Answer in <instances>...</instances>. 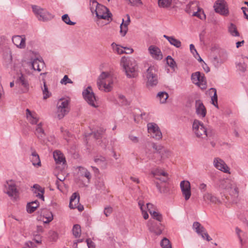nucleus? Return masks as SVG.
Segmentation results:
<instances>
[{"label": "nucleus", "instance_id": "obj_1", "mask_svg": "<svg viewBox=\"0 0 248 248\" xmlns=\"http://www.w3.org/2000/svg\"><path fill=\"white\" fill-rule=\"evenodd\" d=\"M121 65L123 66L127 78H134L138 76V66L134 59L123 57L121 60Z\"/></svg>", "mask_w": 248, "mask_h": 248}, {"label": "nucleus", "instance_id": "obj_2", "mask_svg": "<svg viewBox=\"0 0 248 248\" xmlns=\"http://www.w3.org/2000/svg\"><path fill=\"white\" fill-rule=\"evenodd\" d=\"M90 5L92 12L93 13L95 12L98 19L111 21L112 14L106 6L98 3L96 0H93Z\"/></svg>", "mask_w": 248, "mask_h": 248}, {"label": "nucleus", "instance_id": "obj_3", "mask_svg": "<svg viewBox=\"0 0 248 248\" xmlns=\"http://www.w3.org/2000/svg\"><path fill=\"white\" fill-rule=\"evenodd\" d=\"M211 62L218 68L227 59V53L222 49H213L209 57Z\"/></svg>", "mask_w": 248, "mask_h": 248}, {"label": "nucleus", "instance_id": "obj_4", "mask_svg": "<svg viewBox=\"0 0 248 248\" xmlns=\"http://www.w3.org/2000/svg\"><path fill=\"white\" fill-rule=\"evenodd\" d=\"M113 83L112 77L106 72H102L98 78L97 86L100 90L108 92L112 89Z\"/></svg>", "mask_w": 248, "mask_h": 248}, {"label": "nucleus", "instance_id": "obj_5", "mask_svg": "<svg viewBox=\"0 0 248 248\" xmlns=\"http://www.w3.org/2000/svg\"><path fill=\"white\" fill-rule=\"evenodd\" d=\"M193 130L198 138L205 139L212 135L211 131L204 127L202 123L199 120H194L193 123Z\"/></svg>", "mask_w": 248, "mask_h": 248}, {"label": "nucleus", "instance_id": "obj_6", "mask_svg": "<svg viewBox=\"0 0 248 248\" xmlns=\"http://www.w3.org/2000/svg\"><path fill=\"white\" fill-rule=\"evenodd\" d=\"M69 102L66 99H61L57 103L56 116L58 119H62L69 111Z\"/></svg>", "mask_w": 248, "mask_h": 248}, {"label": "nucleus", "instance_id": "obj_7", "mask_svg": "<svg viewBox=\"0 0 248 248\" xmlns=\"http://www.w3.org/2000/svg\"><path fill=\"white\" fill-rule=\"evenodd\" d=\"M32 11L39 20L46 21L53 18V15L46 9L37 5L32 6Z\"/></svg>", "mask_w": 248, "mask_h": 248}, {"label": "nucleus", "instance_id": "obj_8", "mask_svg": "<svg viewBox=\"0 0 248 248\" xmlns=\"http://www.w3.org/2000/svg\"><path fill=\"white\" fill-rule=\"evenodd\" d=\"M84 99L91 106L96 108L98 107V103L94 93L91 86H88L82 92Z\"/></svg>", "mask_w": 248, "mask_h": 248}, {"label": "nucleus", "instance_id": "obj_9", "mask_svg": "<svg viewBox=\"0 0 248 248\" xmlns=\"http://www.w3.org/2000/svg\"><path fill=\"white\" fill-rule=\"evenodd\" d=\"M146 78L147 80V85L153 86L158 83L156 70L154 66H150L146 72Z\"/></svg>", "mask_w": 248, "mask_h": 248}, {"label": "nucleus", "instance_id": "obj_10", "mask_svg": "<svg viewBox=\"0 0 248 248\" xmlns=\"http://www.w3.org/2000/svg\"><path fill=\"white\" fill-rule=\"evenodd\" d=\"M147 128L148 133L153 138L157 140H159L162 139V133L156 124L154 123L148 124Z\"/></svg>", "mask_w": 248, "mask_h": 248}, {"label": "nucleus", "instance_id": "obj_11", "mask_svg": "<svg viewBox=\"0 0 248 248\" xmlns=\"http://www.w3.org/2000/svg\"><path fill=\"white\" fill-rule=\"evenodd\" d=\"M226 7V2L224 0H217L214 5L215 12L224 16L229 14V10Z\"/></svg>", "mask_w": 248, "mask_h": 248}, {"label": "nucleus", "instance_id": "obj_12", "mask_svg": "<svg viewBox=\"0 0 248 248\" xmlns=\"http://www.w3.org/2000/svg\"><path fill=\"white\" fill-rule=\"evenodd\" d=\"M193 228L195 230L196 232L200 235L204 239L210 241L212 238L209 236L206 232L205 229L199 222H194L193 224Z\"/></svg>", "mask_w": 248, "mask_h": 248}, {"label": "nucleus", "instance_id": "obj_13", "mask_svg": "<svg viewBox=\"0 0 248 248\" xmlns=\"http://www.w3.org/2000/svg\"><path fill=\"white\" fill-rule=\"evenodd\" d=\"M193 228L195 230L196 232L200 235L204 239L210 241L212 238L209 236L206 232L205 229L199 222H194L193 224Z\"/></svg>", "mask_w": 248, "mask_h": 248}, {"label": "nucleus", "instance_id": "obj_14", "mask_svg": "<svg viewBox=\"0 0 248 248\" xmlns=\"http://www.w3.org/2000/svg\"><path fill=\"white\" fill-rule=\"evenodd\" d=\"M147 226L151 232L155 233L158 235L162 233L164 229V226L160 222H156L154 220H149Z\"/></svg>", "mask_w": 248, "mask_h": 248}, {"label": "nucleus", "instance_id": "obj_15", "mask_svg": "<svg viewBox=\"0 0 248 248\" xmlns=\"http://www.w3.org/2000/svg\"><path fill=\"white\" fill-rule=\"evenodd\" d=\"M180 187L185 199L187 201L191 195L190 183L188 181H182L180 183Z\"/></svg>", "mask_w": 248, "mask_h": 248}, {"label": "nucleus", "instance_id": "obj_16", "mask_svg": "<svg viewBox=\"0 0 248 248\" xmlns=\"http://www.w3.org/2000/svg\"><path fill=\"white\" fill-rule=\"evenodd\" d=\"M151 173L155 179L160 180L162 182L166 183L169 179L168 174L159 169H156L152 170Z\"/></svg>", "mask_w": 248, "mask_h": 248}, {"label": "nucleus", "instance_id": "obj_17", "mask_svg": "<svg viewBox=\"0 0 248 248\" xmlns=\"http://www.w3.org/2000/svg\"><path fill=\"white\" fill-rule=\"evenodd\" d=\"M4 191L9 196H13L16 195L17 189L15 184L12 181H7L4 184Z\"/></svg>", "mask_w": 248, "mask_h": 248}, {"label": "nucleus", "instance_id": "obj_18", "mask_svg": "<svg viewBox=\"0 0 248 248\" xmlns=\"http://www.w3.org/2000/svg\"><path fill=\"white\" fill-rule=\"evenodd\" d=\"M148 51L154 59L160 60L163 58L162 53L157 46L153 45L150 46L148 48Z\"/></svg>", "mask_w": 248, "mask_h": 248}, {"label": "nucleus", "instance_id": "obj_19", "mask_svg": "<svg viewBox=\"0 0 248 248\" xmlns=\"http://www.w3.org/2000/svg\"><path fill=\"white\" fill-rule=\"evenodd\" d=\"M214 165L218 170L224 172H229V168L224 161L219 158H215L214 160Z\"/></svg>", "mask_w": 248, "mask_h": 248}, {"label": "nucleus", "instance_id": "obj_20", "mask_svg": "<svg viewBox=\"0 0 248 248\" xmlns=\"http://www.w3.org/2000/svg\"><path fill=\"white\" fill-rule=\"evenodd\" d=\"M195 109L196 113L199 117L204 118L206 116V109L201 100L196 101Z\"/></svg>", "mask_w": 248, "mask_h": 248}, {"label": "nucleus", "instance_id": "obj_21", "mask_svg": "<svg viewBox=\"0 0 248 248\" xmlns=\"http://www.w3.org/2000/svg\"><path fill=\"white\" fill-rule=\"evenodd\" d=\"M42 219L44 223H48L53 219V216L51 212L47 209H42L40 211Z\"/></svg>", "mask_w": 248, "mask_h": 248}, {"label": "nucleus", "instance_id": "obj_22", "mask_svg": "<svg viewBox=\"0 0 248 248\" xmlns=\"http://www.w3.org/2000/svg\"><path fill=\"white\" fill-rule=\"evenodd\" d=\"M26 118L28 121L32 124H35L39 121L37 114L34 111H31L29 109H26Z\"/></svg>", "mask_w": 248, "mask_h": 248}, {"label": "nucleus", "instance_id": "obj_23", "mask_svg": "<svg viewBox=\"0 0 248 248\" xmlns=\"http://www.w3.org/2000/svg\"><path fill=\"white\" fill-rule=\"evenodd\" d=\"M25 38L20 35H16L12 38L13 43L18 48H24L25 47Z\"/></svg>", "mask_w": 248, "mask_h": 248}, {"label": "nucleus", "instance_id": "obj_24", "mask_svg": "<svg viewBox=\"0 0 248 248\" xmlns=\"http://www.w3.org/2000/svg\"><path fill=\"white\" fill-rule=\"evenodd\" d=\"M248 66V58L246 56H242L239 62L236 63V66L238 69L242 72H245Z\"/></svg>", "mask_w": 248, "mask_h": 248}, {"label": "nucleus", "instance_id": "obj_25", "mask_svg": "<svg viewBox=\"0 0 248 248\" xmlns=\"http://www.w3.org/2000/svg\"><path fill=\"white\" fill-rule=\"evenodd\" d=\"M126 20L123 19V22L120 25V33L122 36H124L128 31V25L130 22V18L129 15H126Z\"/></svg>", "mask_w": 248, "mask_h": 248}, {"label": "nucleus", "instance_id": "obj_26", "mask_svg": "<svg viewBox=\"0 0 248 248\" xmlns=\"http://www.w3.org/2000/svg\"><path fill=\"white\" fill-rule=\"evenodd\" d=\"M200 8L198 2L194 1L190 2L186 5L185 11L188 14L193 15V13L196 12Z\"/></svg>", "mask_w": 248, "mask_h": 248}, {"label": "nucleus", "instance_id": "obj_27", "mask_svg": "<svg viewBox=\"0 0 248 248\" xmlns=\"http://www.w3.org/2000/svg\"><path fill=\"white\" fill-rule=\"evenodd\" d=\"M33 192L36 194V196L41 199L43 201H44V194L45 193V189L38 184H34L32 186Z\"/></svg>", "mask_w": 248, "mask_h": 248}, {"label": "nucleus", "instance_id": "obj_28", "mask_svg": "<svg viewBox=\"0 0 248 248\" xmlns=\"http://www.w3.org/2000/svg\"><path fill=\"white\" fill-rule=\"evenodd\" d=\"M53 157L57 164H65L66 160L63 155L59 151H55L53 153Z\"/></svg>", "mask_w": 248, "mask_h": 248}, {"label": "nucleus", "instance_id": "obj_29", "mask_svg": "<svg viewBox=\"0 0 248 248\" xmlns=\"http://www.w3.org/2000/svg\"><path fill=\"white\" fill-rule=\"evenodd\" d=\"M44 65V62L38 59L34 60L31 62L32 68L34 70H37L39 72L41 71L43 69Z\"/></svg>", "mask_w": 248, "mask_h": 248}, {"label": "nucleus", "instance_id": "obj_30", "mask_svg": "<svg viewBox=\"0 0 248 248\" xmlns=\"http://www.w3.org/2000/svg\"><path fill=\"white\" fill-rule=\"evenodd\" d=\"M31 150L32 151V152L31 159L32 165L34 166H41V161L39 155L32 148H31Z\"/></svg>", "mask_w": 248, "mask_h": 248}, {"label": "nucleus", "instance_id": "obj_31", "mask_svg": "<svg viewBox=\"0 0 248 248\" xmlns=\"http://www.w3.org/2000/svg\"><path fill=\"white\" fill-rule=\"evenodd\" d=\"M163 37L166 38L169 43L177 48H180L181 46V42L178 39L175 38L173 36H168L164 35Z\"/></svg>", "mask_w": 248, "mask_h": 248}, {"label": "nucleus", "instance_id": "obj_32", "mask_svg": "<svg viewBox=\"0 0 248 248\" xmlns=\"http://www.w3.org/2000/svg\"><path fill=\"white\" fill-rule=\"evenodd\" d=\"M203 198L204 201L206 202L210 201L213 203H217L220 202V201L217 198L209 193L204 194Z\"/></svg>", "mask_w": 248, "mask_h": 248}, {"label": "nucleus", "instance_id": "obj_33", "mask_svg": "<svg viewBox=\"0 0 248 248\" xmlns=\"http://www.w3.org/2000/svg\"><path fill=\"white\" fill-rule=\"evenodd\" d=\"M39 203L37 200L28 203L27 205V211L29 213H33L39 206Z\"/></svg>", "mask_w": 248, "mask_h": 248}, {"label": "nucleus", "instance_id": "obj_34", "mask_svg": "<svg viewBox=\"0 0 248 248\" xmlns=\"http://www.w3.org/2000/svg\"><path fill=\"white\" fill-rule=\"evenodd\" d=\"M16 82L21 83L22 86H23L27 89L29 88V85L27 80V76L24 75L22 74H21L20 76L17 79Z\"/></svg>", "mask_w": 248, "mask_h": 248}, {"label": "nucleus", "instance_id": "obj_35", "mask_svg": "<svg viewBox=\"0 0 248 248\" xmlns=\"http://www.w3.org/2000/svg\"><path fill=\"white\" fill-rule=\"evenodd\" d=\"M35 134L39 139H42L45 137V134L43 129L42 128V124L41 123H39L36 126Z\"/></svg>", "mask_w": 248, "mask_h": 248}, {"label": "nucleus", "instance_id": "obj_36", "mask_svg": "<svg viewBox=\"0 0 248 248\" xmlns=\"http://www.w3.org/2000/svg\"><path fill=\"white\" fill-rule=\"evenodd\" d=\"M210 93H213V95L211 97L212 104L217 108H218L217 105V90L215 88H211L209 90Z\"/></svg>", "mask_w": 248, "mask_h": 248}, {"label": "nucleus", "instance_id": "obj_37", "mask_svg": "<svg viewBox=\"0 0 248 248\" xmlns=\"http://www.w3.org/2000/svg\"><path fill=\"white\" fill-rule=\"evenodd\" d=\"M199 79V83H198L196 85H197L202 90L205 89L206 88L207 85L206 78L204 76V75L202 74Z\"/></svg>", "mask_w": 248, "mask_h": 248}, {"label": "nucleus", "instance_id": "obj_38", "mask_svg": "<svg viewBox=\"0 0 248 248\" xmlns=\"http://www.w3.org/2000/svg\"><path fill=\"white\" fill-rule=\"evenodd\" d=\"M95 186L98 190H104L105 189L104 182L103 179L98 178L95 182Z\"/></svg>", "mask_w": 248, "mask_h": 248}, {"label": "nucleus", "instance_id": "obj_39", "mask_svg": "<svg viewBox=\"0 0 248 248\" xmlns=\"http://www.w3.org/2000/svg\"><path fill=\"white\" fill-rule=\"evenodd\" d=\"M229 31L233 36H239V33L237 30L236 26L232 23H231L229 27Z\"/></svg>", "mask_w": 248, "mask_h": 248}, {"label": "nucleus", "instance_id": "obj_40", "mask_svg": "<svg viewBox=\"0 0 248 248\" xmlns=\"http://www.w3.org/2000/svg\"><path fill=\"white\" fill-rule=\"evenodd\" d=\"M171 0H158V6L161 8H168L171 4Z\"/></svg>", "mask_w": 248, "mask_h": 248}, {"label": "nucleus", "instance_id": "obj_41", "mask_svg": "<svg viewBox=\"0 0 248 248\" xmlns=\"http://www.w3.org/2000/svg\"><path fill=\"white\" fill-rule=\"evenodd\" d=\"M169 97L168 94L165 92H159L157 95V97L159 99L161 103H164Z\"/></svg>", "mask_w": 248, "mask_h": 248}, {"label": "nucleus", "instance_id": "obj_42", "mask_svg": "<svg viewBox=\"0 0 248 248\" xmlns=\"http://www.w3.org/2000/svg\"><path fill=\"white\" fill-rule=\"evenodd\" d=\"M202 74L200 72H196L193 73L191 75V80L193 83L196 85L198 83H199V79Z\"/></svg>", "mask_w": 248, "mask_h": 248}, {"label": "nucleus", "instance_id": "obj_43", "mask_svg": "<svg viewBox=\"0 0 248 248\" xmlns=\"http://www.w3.org/2000/svg\"><path fill=\"white\" fill-rule=\"evenodd\" d=\"M43 93V98L44 99H46L47 98L49 97L51 95V93L48 91L47 86L46 84V81H44V87L42 88Z\"/></svg>", "mask_w": 248, "mask_h": 248}, {"label": "nucleus", "instance_id": "obj_44", "mask_svg": "<svg viewBox=\"0 0 248 248\" xmlns=\"http://www.w3.org/2000/svg\"><path fill=\"white\" fill-rule=\"evenodd\" d=\"M73 233L76 237H79L81 234V229L80 225L78 224L74 225L73 228Z\"/></svg>", "mask_w": 248, "mask_h": 248}, {"label": "nucleus", "instance_id": "obj_45", "mask_svg": "<svg viewBox=\"0 0 248 248\" xmlns=\"http://www.w3.org/2000/svg\"><path fill=\"white\" fill-rule=\"evenodd\" d=\"M192 16H197L201 19L205 18V15L202 9L201 8H198L196 12H194Z\"/></svg>", "mask_w": 248, "mask_h": 248}, {"label": "nucleus", "instance_id": "obj_46", "mask_svg": "<svg viewBox=\"0 0 248 248\" xmlns=\"http://www.w3.org/2000/svg\"><path fill=\"white\" fill-rule=\"evenodd\" d=\"M151 215L153 217V218L158 221L159 222L162 221V216L161 214H160L159 213H158L155 211L151 212Z\"/></svg>", "mask_w": 248, "mask_h": 248}, {"label": "nucleus", "instance_id": "obj_47", "mask_svg": "<svg viewBox=\"0 0 248 248\" xmlns=\"http://www.w3.org/2000/svg\"><path fill=\"white\" fill-rule=\"evenodd\" d=\"M162 248H171L170 241L166 238H164L160 242Z\"/></svg>", "mask_w": 248, "mask_h": 248}, {"label": "nucleus", "instance_id": "obj_48", "mask_svg": "<svg viewBox=\"0 0 248 248\" xmlns=\"http://www.w3.org/2000/svg\"><path fill=\"white\" fill-rule=\"evenodd\" d=\"M152 147L155 149L158 154H161L165 148L160 144L157 145L155 143L152 144Z\"/></svg>", "mask_w": 248, "mask_h": 248}, {"label": "nucleus", "instance_id": "obj_49", "mask_svg": "<svg viewBox=\"0 0 248 248\" xmlns=\"http://www.w3.org/2000/svg\"><path fill=\"white\" fill-rule=\"evenodd\" d=\"M230 194L234 198L237 197L238 196V189L235 186H233L230 187Z\"/></svg>", "mask_w": 248, "mask_h": 248}, {"label": "nucleus", "instance_id": "obj_50", "mask_svg": "<svg viewBox=\"0 0 248 248\" xmlns=\"http://www.w3.org/2000/svg\"><path fill=\"white\" fill-rule=\"evenodd\" d=\"M62 20L63 22L68 25H74L76 24L75 22H72L70 20V18L67 14L63 15L62 16Z\"/></svg>", "mask_w": 248, "mask_h": 248}, {"label": "nucleus", "instance_id": "obj_51", "mask_svg": "<svg viewBox=\"0 0 248 248\" xmlns=\"http://www.w3.org/2000/svg\"><path fill=\"white\" fill-rule=\"evenodd\" d=\"M94 162L99 166H103V165H106V159L104 157H100V158H95Z\"/></svg>", "mask_w": 248, "mask_h": 248}, {"label": "nucleus", "instance_id": "obj_52", "mask_svg": "<svg viewBox=\"0 0 248 248\" xmlns=\"http://www.w3.org/2000/svg\"><path fill=\"white\" fill-rule=\"evenodd\" d=\"M167 63L169 66L173 68L174 67L176 64L175 62L170 56H168L167 57Z\"/></svg>", "mask_w": 248, "mask_h": 248}, {"label": "nucleus", "instance_id": "obj_53", "mask_svg": "<svg viewBox=\"0 0 248 248\" xmlns=\"http://www.w3.org/2000/svg\"><path fill=\"white\" fill-rule=\"evenodd\" d=\"M60 83L62 84L66 85L67 83L72 84L73 81L68 78L67 75H65L63 78L61 79Z\"/></svg>", "mask_w": 248, "mask_h": 248}, {"label": "nucleus", "instance_id": "obj_54", "mask_svg": "<svg viewBox=\"0 0 248 248\" xmlns=\"http://www.w3.org/2000/svg\"><path fill=\"white\" fill-rule=\"evenodd\" d=\"M155 184L158 189V191L162 193H165L167 192L168 190L166 187H162L158 182L155 181Z\"/></svg>", "mask_w": 248, "mask_h": 248}, {"label": "nucleus", "instance_id": "obj_55", "mask_svg": "<svg viewBox=\"0 0 248 248\" xmlns=\"http://www.w3.org/2000/svg\"><path fill=\"white\" fill-rule=\"evenodd\" d=\"M160 157L162 159H165L166 158H168L170 156V153L169 151L167 150L165 148L163 150V152L159 154Z\"/></svg>", "mask_w": 248, "mask_h": 248}, {"label": "nucleus", "instance_id": "obj_56", "mask_svg": "<svg viewBox=\"0 0 248 248\" xmlns=\"http://www.w3.org/2000/svg\"><path fill=\"white\" fill-rule=\"evenodd\" d=\"M79 200L70 201L69 207L71 209L77 208L78 204H79Z\"/></svg>", "mask_w": 248, "mask_h": 248}, {"label": "nucleus", "instance_id": "obj_57", "mask_svg": "<svg viewBox=\"0 0 248 248\" xmlns=\"http://www.w3.org/2000/svg\"><path fill=\"white\" fill-rule=\"evenodd\" d=\"M105 131V130H104L103 128H100L99 130V131H97L96 132H94L93 133V136L95 139H99L101 137L102 134L104 133Z\"/></svg>", "mask_w": 248, "mask_h": 248}, {"label": "nucleus", "instance_id": "obj_58", "mask_svg": "<svg viewBox=\"0 0 248 248\" xmlns=\"http://www.w3.org/2000/svg\"><path fill=\"white\" fill-rule=\"evenodd\" d=\"M128 4L132 6H137L142 3L141 0H125Z\"/></svg>", "mask_w": 248, "mask_h": 248}, {"label": "nucleus", "instance_id": "obj_59", "mask_svg": "<svg viewBox=\"0 0 248 248\" xmlns=\"http://www.w3.org/2000/svg\"><path fill=\"white\" fill-rule=\"evenodd\" d=\"M112 212V208L110 206H108L105 208L104 213L106 217L109 216Z\"/></svg>", "mask_w": 248, "mask_h": 248}, {"label": "nucleus", "instance_id": "obj_60", "mask_svg": "<svg viewBox=\"0 0 248 248\" xmlns=\"http://www.w3.org/2000/svg\"><path fill=\"white\" fill-rule=\"evenodd\" d=\"M86 242L88 248H95V245L94 243L90 239H86Z\"/></svg>", "mask_w": 248, "mask_h": 248}, {"label": "nucleus", "instance_id": "obj_61", "mask_svg": "<svg viewBox=\"0 0 248 248\" xmlns=\"http://www.w3.org/2000/svg\"><path fill=\"white\" fill-rule=\"evenodd\" d=\"M82 175L88 179V182L89 183L91 178L90 172L87 170H85L83 172Z\"/></svg>", "mask_w": 248, "mask_h": 248}, {"label": "nucleus", "instance_id": "obj_62", "mask_svg": "<svg viewBox=\"0 0 248 248\" xmlns=\"http://www.w3.org/2000/svg\"><path fill=\"white\" fill-rule=\"evenodd\" d=\"M124 47H123L121 46L116 45V50L117 52H118V53H119L120 54L125 53L124 50Z\"/></svg>", "mask_w": 248, "mask_h": 248}, {"label": "nucleus", "instance_id": "obj_63", "mask_svg": "<svg viewBox=\"0 0 248 248\" xmlns=\"http://www.w3.org/2000/svg\"><path fill=\"white\" fill-rule=\"evenodd\" d=\"M146 208H147L148 211H149V212L150 213V214H151V212L155 211V210H154V206L152 203H147L146 209Z\"/></svg>", "mask_w": 248, "mask_h": 248}, {"label": "nucleus", "instance_id": "obj_64", "mask_svg": "<svg viewBox=\"0 0 248 248\" xmlns=\"http://www.w3.org/2000/svg\"><path fill=\"white\" fill-rule=\"evenodd\" d=\"M119 98L122 100V104L123 105H127V101L125 98V97L124 95L122 94L119 95Z\"/></svg>", "mask_w": 248, "mask_h": 248}]
</instances>
